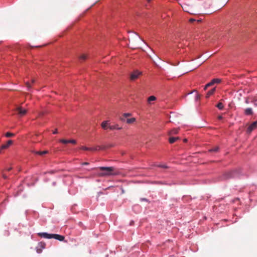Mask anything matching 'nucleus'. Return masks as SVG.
<instances>
[{
	"label": "nucleus",
	"instance_id": "ea45409f",
	"mask_svg": "<svg viewBox=\"0 0 257 257\" xmlns=\"http://www.w3.org/2000/svg\"><path fill=\"white\" fill-rule=\"evenodd\" d=\"M105 146H107V147H108V148L112 147L113 146V145L112 144H109V145H105Z\"/></svg>",
	"mask_w": 257,
	"mask_h": 257
},
{
	"label": "nucleus",
	"instance_id": "37998d69",
	"mask_svg": "<svg viewBox=\"0 0 257 257\" xmlns=\"http://www.w3.org/2000/svg\"><path fill=\"white\" fill-rule=\"evenodd\" d=\"M12 169V168L10 167L6 169L7 171H10Z\"/></svg>",
	"mask_w": 257,
	"mask_h": 257
},
{
	"label": "nucleus",
	"instance_id": "4c0bfd02",
	"mask_svg": "<svg viewBox=\"0 0 257 257\" xmlns=\"http://www.w3.org/2000/svg\"><path fill=\"white\" fill-rule=\"evenodd\" d=\"M141 201H146V202H148V200L146 198H141Z\"/></svg>",
	"mask_w": 257,
	"mask_h": 257
},
{
	"label": "nucleus",
	"instance_id": "a878e982",
	"mask_svg": "<svg viewBox=\"0 0 257 257\" xmlns=\"http://www.w3.org/2000/svg\"><path fill=\"white\" fill-rule=\"evenodd\" d=\"M216 90V87H213L212 88L210 89V95L213 94Z\"/></svg>",
	"mask_w": 257,
	"mask_h": 257
},
{
	"label": "nucleus",
	"instance_id": "20e7f679",
	"mask_svg": "<svg viewBox=\"0 0 257 257\" xmlns=\"http://www.w3.org/2000/svg\"><path fill=\"white\" fill-rule=\"evenodd\" d=\"M226 4V3L220 5L219 7H215L216 2L212 0V2H211V6L212 8L213 9L212 13H214V12H216V11L221 9Z\"/></svg>",
	"mask_w": 257,
	"mask_h": 257
},
{
	"label": "nucleus",
	"instance_id": "f8f14e48",
	"mask_svg": "<svg viewBox=\"0 0 257 257\" xmlns=\"http://www.w3.org/2000/svg\"><path fill=\"white\" fill-rule=\"evenodd\" d=\"M109 121L108 120H106V121H103L102 123H101V127L104 129V130H106L107 128H108V126L109 125Z\"/></svg>",
	"mask_w": 257,
	"mask_h": 257
},
{
	"label": "nucleus",
	"instance_id": "c03bdc74",
	"mask_svg": "<svg viewBox=\"0 0 257 257\" xmlns=\"http://www.w3.org/2000/svg\"><path fill=\"white\" fill-rule=\"evenodd\" d=\"M218 118L219 119H221L222 118V117L221 116H219L218 117Z\"/></svg>",
	"mask_w": 257,
	"mask_h": 257
},
{
	"label": "nucleus",
	"instance_id": "a211bd4d",
	"mask_svg": "<svg viewBox=\"0 0 257 257\" xmlns=\"http://www.w3.org/2000/svg\"><path fill=\"white\" fill-rule=\"evenodd\" d=\"M244 113L246 115H251L253 112L251 108H247L245 109Z\"/></svg>",
	"mask_w": 257,
	"mask_h": 257
},
{
	"label": "nucleus",
	"instance_id": "b1692460",
	"mask_svg": "<svg viewBox=\"0 0 257 257\" xmlns=\"http://www.w3.org/2000/svg\"><path fill=\"white\" fill-rule=\"evenodd\" d=\"M14 136H15L14 134H13V133H10V132H8V133H7L5 134V136L6 137H7V138H10V137H14Z\"/></svg>",
	"mask_w": 257,
	"mask_h": 257
},
{
	"label": "nucleus",
	"instance_id": "393cba45",
	"mask_svg": "<svg viewBox=\"0 0 257 257\" xmlns=\"http://www.w3.org/2000/svg\"><path fill=\"white\" fill-rule=\"evenodd\" d=\"M87 58V56L85 54H82L80 57L79 59L80 60H85Z\"/></svg>",
	"mask_w": 257,
	"mask_h": 257
},
{
	"label": "nucleus",
	"instance_id": "9b49d317",
	"mask_svg": "<svg viewBox=\"0 0 257 257\" xmlns=\"http://www.w3.org/2000/svg\"><path fill=\"white\" fill-rule=\"evenodd\" d=\"M13 142L12 140H9L7 142L6 144L3 145L1 147V150L6 149L9 147L10 145L13 144Z\"/></svg>",
	"mask_w": 257,
	"mask_h": 257
},
{
	"label": "nucleus",
	"instance_id": "cd10ccee",
	"mask_svg": "<svg viewBox=\"0 0 257 257\" xmlns=\"http://www.w3.org/2000/svg\"><path fill=\"white\" fill-rule=\"evenodd\" d=\"M38 245L41 248H44L45 247L46 244L45 242H41L39 243Z\"/></svg>",
	"mask_w": 257,
	"mask_h": 257
},
{
	"label": "nucleus",
	"instance_id": "09e8293b",
	"mask_svg": "<svg viewBox=\"0 0 257 257\" xmlns=\"http://www.w3.org/2000/svg\"><path fill=\"white\" fill-rule=\"evenodd\" d=\"M151 1V0H147V2H148V3H150Z\"/></svg>",
	"mask_w": 257,
	"mask_h": 257
},
{
	"label": "nucleus",
	"instance_id": "4be33fe9",
	"mask_svg": "<svg viewBox=\"0 0 257 257\" xmlns=\"http://www.w3.org/2000/svg\"><path fill=\"white\" fill-rule=\"evenodd\" d=\"M156 100V97L154 96H151L148 98V101L150 102L152 101H155Z\"/></svg>",
	"mask_w": 257,
	"mask_h": 257
},
{
	"label": "nucleus",
	"instance_id": "4468645a",
	"mask_svg": "<svg viewBox=\"0 0 257 257\" xmlns=\"http://www.w3.org/2000/svg\"><path fill=\"white\" fill-rule=\"evenodd\" d=\"M178 132H179L178 128H173L169 132V135L172 136L173 135L177 134L178 133Z\"/></svg>",
	"mask_w": 257,
	"mask_h": 257
},
{
	"label": "nucleus",
	"instance_id": "c9c22d12",
	"mask_svg": "<svg viewBox=\"0 0 257 257\" xmlns=\"http://www.w3.org/2000/svg\"><path fill=\"white\" fill-rule=\"evenodd\" d=\"M2 177H3V178L4 179H8V176H7L6 174H5L4 173H2Z\"/></svg>",
	"mask_w": 257,
	"mask_h": 257
},
{
	"label": "nucleus",
	"instance_id": "dca6fc26",
	"mask_svg": "<svg viewBox=\"0 0 257 257\" xmlns=\"http://www.w3.org/2000/svg\"><path fill=\"white\" fill-rule=\"evenodd\" d=\"M179 137H170L169 139V142L170 144L175 143L177 140H179Z\"/></svg>",
	"mask_w": 257,
	"mask_h": 257
},
{
	"label": "nucleus",
	"instance_id": "8fccbe9b",
	"mask_svg": "<svg viewBox=\"0 0 257 257\" xmlns=\"http://www.w3.org/2000/svg\"><path fill=\"white\" fill-rule=\"evenodd\" d=\"M43 114V113H41L39 115L40 116V115H42Z\"/></svg>",
	"mask_w": 257,
	"mask_h": 257
},
{
	"label": "nucleus",
	"instance_id": "423d86ee",
	"mask_svg": "<svg viewBox=\"0 0 257 257\" xmlns=\"http://www.w3.org/2000/svg\"><path fill=\"white\" fill-rule=\"evenodd\" d=\"M16 111L20 116H23L27 113V110L23 109L21 107H18L16 109Z\"/></svg>",
	"mask_w": 257,
	"mask_h": 257
},
{
	"label": "nucleus",
	"instance_id": "f257e3e1",
	"mask_svg": "<svg viewBox=\"0 0 257 257\" xmlns=\"http://www.w3.org/2000/svg\"><path fill=\"white\" fill-rule=\"evenodd\" d=\"M100 172L98 173V176L99 177H106L111 175H116V173H114V168L113 167H100L98 168Z\"/></svg>",
	"mask_w": 257,
	"mask_h": 257
},
{
	"label": "nucleus",
	"instance_id": "ddd939ff",
	"mask_svg": "<svg viewBox=\"0 0 257 257\" xmlns=\"http://www.w3.org/2000/svg\"><path fill=\"white\" fill-rule=\"evenodd\" d=\"M108 128L111 130L121 129V127H119L118 124H115V125H109L108 126Z\"/></svg>",
	"mask_w": 257,
	"mask_h": 257
},
{
	"label": "nucleus",
	"instance_id": "2eb2a0df",
	"mask_svg": "<svg viewBox=\"0 0 257 257\" xmlns=\"http://www.w3.org/2000/svg\"><path fill=\"white\" fill-rule=\"evenodd\" d=\"M131 115V114L130 113H125L123 114L122 116H121L120 119L122 121H125V119L127 118L128 116H130Z\"/></svg>",
	"mask_w": 257,
	"mask_h": 257
},
{
	"label": "nucleus",
	"instance_id": "7ed1b4c3",
	"mask_svg": "<svg viewBox=\"0 0 257 257\" xmlns=\"http://www.w3.org/2000/svg\"><path fill=\"white\" fill-rule=\"evenodd\" d=\"M181 6L184 12L188 13L190 14L194 15L196 14V13L197 12L195 11V7L192 5L184 3L183 5H181Z\"/></svg>",
	"mask_w": 257,
	"mask_h": 257
},
{
	"label": "nucleus",
	"instance_id": "a19ab883",
	"mask_svg": "<svg viewBox=\"0 0 257 257\" xmlns=\"http://www.w3.org/2000/svg\"><path fill=\"white\" fill-rule=\"evenodd\" d=\"M54 134H56L58 133V131H57V130L56 129L55 131H54L53 133Z\"/></svg>",
	"mask_w": 257,
	"mask_h": 257
},
{
	"label": "nucleus",
	"instance_id": "6e6552de",
	"mask_svg": "<svg viewBox=\"0 0 257 257\" xmlns=\"http://www.w3.org/2000/svg\"><path fill=\"white\" fill-rule=\"evenodd\" d=\"M39 236L45 238H52V234H49L46 232H40L38 233Z\"/></svg>",
	"mask_w": 257,
	"mask_h": 257
},
{
	"label": "nucleus",
	"instance_id": "e433bc0d",
	"mask_svg": "<svg viewBox=\"0 0 257 257\" xmlns=\"http://www.w3.org/2000/svg\"><path fill=\"white\" fill-rule=\"evenodd\" d=\"M209 87V83H207L204 86V90H206Z\"/></svg>",
	"mask_w": 257,
	"mask_h": 257
},
{
	"label": "nucleus",
	"instance_id": "412c9836",
	"mask_svg": "<svg viewBox=\"0 0 257 257\" xmlns=\"http://www.w3.org/2000/svg\"><path fill=\"white\" fill-rule=\"evenodd\" d=\"M215 106L217 107L219 110H222L224 108V105L221 102H219L216 105H215Z\"/></svg>",
	"mask_w": 257,
	"mask_h": 257
},
{
	"label": "nucleus",
	"instance_id": "de8ad7c7",
	"mask_svg": "<svg viewBox=\"0 0 257 257\" xmlns=\"http://www.w3.org/2000/svg\"><path fill=\"white\" fill-rule=\"evenodd\" d=\"M187 141V140L186 139H185L184 140V142H186Z\"/></svg>",
	"mask_w": 257,
	"mask_h": 257
},
{
	"label": "nucleus",
	"instance_id": "f704fd0d",
	"mask_svg": "<svg viewBox=\"0 0 257 257\" xmlns=\"http://www.w3.org/2000/svg\"><path fill=\"white\" fill-rule=\"evenodd\" d=\"M92 148V150H90L91 151H95L99 150V148H98V146L95 148Z\"/></svg>",
	"mask_w": 257,
	"mask_h": 257
},
{
	"label": "nucleus",
	"instance_id": "c85d7f7f",
	"mask_svg": "<svg viewBox=\"0 0 257 257\" xmlns=\"http://www.w3.org/2000/svg\"><path fill=\"white\" fill-rule=\"evenodd\" d=\"M156 166H157V167H160V168H165V169L168 168V167L166 165H156Z\"/></svg>",
	"mask_w": 257,
	"mask_h": 257
},
{
	"label": "nucleus",
	"instance_id": "5701e85b",
	"mask_svg": "<svg viewBox=\"0 0 257 257\" xmlns=\"http://www.w3.org/2000/svg\"><path fill=\"white\" fill-rule=\"evenodd\" d=\"M80 149L81 150H85V151L92 150V148H88V147H85V146H81L80 148Z\"/></svg>",
	"mask_w": 257,
	"mask_h": 257
},
{
	"label": "nucleus",
	"instance_id": "39448f33",
	"mask_svg": "<svg viewBox=\"0 0 257 257\" xmlns=\"http://www.w3.org/2000/svg\"><path fill=\"white\" fill-rule=\"evenodd\" d=\"M141 74V72L136 70L131 73L130 75V79L131 80H135L137 79L139 76Z\"/></svg>",
	"mask_w": 257,
	"mask_h": 257
},
{
	"label": "nucleus",
	"instance_id": "49530a36",
	"mask_svg": "<svg viewBox=\"0 0 257 257\" xmlns=\"http://www.w3.org/2000/svg\"><path fill=\"white\" fill-rule=\"evenodd\" d=\"M35 80L34 79L32 80V83H34Z\"/></svg>",
	"mask_w": 257,
	"mask_h": 257
},
{
	"label": "nucleus",
	"instance_id": "f03ea898",
	"mask_svg": "<svg viewBox=\"0 0 257 257\" xmlns=\"http://www.w3.org/2000/svg\"><path fill=\"white\" fill-rule=\"evenodd\" d=\"M241 173V169L240 168L236 169L231 171L225 172L222 176V178L223 180H228L238 176Z\"/></svg>",
	"mask_w": 257,
	"mask_h": 257
},
{
	"label": "nucleus",
	"instance_id": "72a5a7b5",
	"mask_svg": "<svg viewBox=\"0 0 257 257\" xmlns=\"http://www.w3.org/2000/svg\"><path fill=\"white\" fill-rule=\"evenodd\" d=\"M69 143L75 144L76 143V141L74 140H69Z\"/></svg>",
	"mask_w": 257,
	"mask_h": 257
},
{
	"label": "nucleus",
	"instance_id": "6ab92c4d",
	"mask_svg": "<svg viewBox=\"0 0 257 257\" xmlns=\"http://www.w3.org/2000/svg\"><path fill=\"white\" fill-rule=\"evenodd\" d=\"M136 121V118L135 117H133L131 118H126L125 121L126 123L131 124L134 123Z\"/></svg>",
	"mask_w": 257,
	"mask_h": 257
},
{
	"label": "nucleus",
	"instance_id": "79ce46f5",
	"mask_svg": "<svg viewBox=\"0 0 257 257\" xmlns=\"http://www.w3.org/2000/svg\"><path fill=\"white\" fill-rule=\"evenodd\" d=\"M88 164H89V163L88 162H84V163H82L83 165H87Z\"/></svg>",
	"mask_w": 257,
	"mask_h": 257
},
{
	"label": "nucleus",
	"instance_id": "0eeeda50",
	"mask_svg": "<svg viewBox=\"0 0 257 257\" xmlns=\"http://www.w3.org/2000/svg\"><path fill=\"white\" fill-rule=\"evenodd\" d=\"M257 127V121L252 122L247 128V132L250 133Z\"/></svg>",
	"mask_w": 257,
	"mask_h": 257
},
{
	"label": "nucleus",
	"instance_id": "9d476101",
	"mask_svg": "<svg viewBox=\"0 0 257 257\" xmlns=\"http://www.w3.org/2000/svg\"><path fill=\"white\" fill-rule=\"evenodd\" d=\"M221 82V79L219 78H215L210 81V87L213 86L215 84H219Z\"/></svg>",
	"mask_w": 257,
	"mask_h": 257
},
{
	"label": "nucleus",
	"instance_id": "f3484780",
	"mask_svg": "<svg viewBox=\"0 0 257 257\" xmlns=\"http://www.w3.org/2000/svg\"><path fill=\"white\" fill-rule=\"evenodd\" d=\"M34 153L37 155H39L41 156H43L44 155H45L46 154L48 153V151H35L34 152Z\"/></svg>",
	"mask_w": 257,
	"mask_h": 257
},
{
	"label": "nucleus",
	"instance_id": "c756f323",
	"mask_svg": "<svg viewBox=\"0 0 257 257\" xmlns=\"http://www.w3.org/2000/svg\"><path fill=\"white\" fill-rule=\"evenodd\" d=\"M60 142L63 144H67L69 143V140H65V139H62L60 140Z\"/></svg>",
	"mask_w": 257,
	"mask_h": 257
},
{
	"label": "nucleus",
	"instance_id": "a18cd8bd",
	"mask_svg": "<svg viewBox=\"0 0 257 257\" xmlns=\"http://www.w3.org/2000/svg\"><path fill=\"white\" fill-rule=\"evenodd\" d=\"M209 95V91L207 92L206 93V97H207Z\"/></svg>",
	"mask_w": 257,
	"mask_h": 257
},
{
	"label": "nucleus",
	"instance_id": "58836bf2",
	"mask_svg": "<svg viewBox=\"0 0 257 257\" xmlns=\"http://www.w3.org/2000/svg\"><path fill=\"white\" fill-rule=\"evenodd\" d=\"M41 251H42V249H38V248L37 249V252L38 253H40L41 252Z\"/></svg>",
	"mask_w": 257,
	"mask_h": 257
},
{
	"label": "nucleus",
	"instance_id": "473e14b6",
	"mask_svg": "<svg viewBox=\"0 0 257 257\" xmlns=\"http://www.w3.org/2000/svg\"><path fill=\"white\" fill-rule=\"evenodd\" d=\"M218 150V147H215V149H210V152H216L217 151V150Z\"/></svg>",
	"mask_w": 257,
	"mask_h": 257
},
{
	"label": "nucleus",
	"instance_id": "bb28decb",
	"mask_svg": "<svg viewBox=\"0 0 257 257\" xmlns=\"http://www.w3.org/2000/svg\"><path fill=\"white\" fill-rule=\"evenodd\" d=\"M98 148H99V150H105V149H107L108 148V147H107L105 145L101 146H98Z\"/></svg>",
	"mask_w": 257,
	"mask_h": 257
},
{
	"label": "nucleus",
	"instance_id": "2f4dec72",
	"mask_svg": "<svg viewBox=\"0 0 257 257\" xmlns=\"http://www.w3.org/2000/svg\"><path fill=\"white\" fill-rule=\"evenodd\" d=\"M26 86H27V87L28 90H30V89H31V84H30V83H29V82H26Z\"/></svg>",
	"mask_w": 257,
	"mask_h": 257
},
{
	"label": "nucleus",
	"instance_id": "aec40b11",
	"mask_svg": "<svg viewBox=\"0 0 257 257\" xmlns=\"http://www.w3.org/2000/svg\"><path fill=\"white\" fill-rule=\"evenodd\" d=\"M194 92H196V95L195 96V100L198 101L200 99V95L197 93L196 90H195V89L193 90L191 92H190V93H192Z\"/></svg>",
	"mask_w": 257,
	"mask_h": 257
},
{
	"label": "nucleus",
	"instance_id": "1a4fd4ad",
	"mask_svg": "<svg viewBox=\"0 0 257 257\" xmlns=\"http://www.w3.org/2000/svg\"><path fill=\"white\" fill-rule=\"evenodd\" d=\"M52 238L57 239L60 241L64 240V236L57 234H52Z\"/></svg>",
	"mask_w": 257,
	"mask_h": 257
},
{
	"label": "nucleus",
	"instance_id": "7c9ffc66",
	"mask_svg": "<svg viewBox=\"0 0 257 257\" xmlns=\"http://www.w3.org/2000/svg\"><path fill=\"white\" fill-rule=\"evenodd\" d=\"M196 20L195 19H193V18H191V19H190L189 20V22L190 23H193V22H196ZM200 21V20H197V22H199Z\"/></svg>",
	"mask_w": 257,
	"mask_h": 257
}]
</instances>
